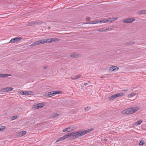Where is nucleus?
Segmentation results:
<instances>
[{
	"label": "nucleus",
	"mask_w": 146,
	"mask_h": 146,
	"mask_svg": "<svg viewBox=\"0 0 146 146\" xmlns=\"http://www.w3.org/2000/svg\"><path fill=\"white\" fill-rule=\"evenodd\" d=\"M92 130V129H90L83 131L80 130L78 131H74L68 133L66 135H64L63 137L64 140L71 137H72L73 139H75L89 133Z\"/></svg>",
	"instance_id": "nucleus-1"
},
{
	"label": "nucleus",
	"mask_w": 146,
	"mask_h": 146,
	"mask_svg": "<svg viewBox=\"0 0 146 146\" xmlns=\"http://www.w3.org/2000/svg\"><path fill=\"white\" fill-rule=\"evenodd\" d=\"M139 109L138 107L130 108L127 109L123 111V113L131 114L135 113Z\"/></svg>",
	"instance_id": "nucleus-2"
},
{
	"label": "nucleus",
	"mask_w": 146,
	"mask_h": 146,
	"mask_svg": "<svg viewBox=\"0 0 146 146\" xmlns=\"http://www.w3.org/2000/svg\"><path fill=\"white\" fill-rule=\"evenodd\" d=\"M60 92L59 91H52L48 92L45 94V96L47 97H51L54 96L56 94L60 93Z\"/></svg>",
	"instance_id": "nucleus-3"
},
{
	"label": "nucleus",
	"mask_w": 146,
	"mask_h": 146,
	"mask_svg": "<svg viewBox=\"0 0 146 146\" xmlns=\"http://www.w3.org/2000/svg\"><path fill=\"white\" fill-rule=\"evenodd\" d=\"M125 95V94L123 93H119L116 94H115L111 96L109 98L110 100H112L117 97L123 96Z\"/></svg>",
	"instance_id": "nucleus-4"
},
{
	"label": "nucleus",
	"mask_w": 146,
	"mask_h": 146,
	"mask_svg": "<svg viewBox=\"0 0 146 146\" xmlns=\"http://www.w3.org/2000/svg\"><path fill=\"white\" fill-rule=\"evenodd\" d=\"M19 94L22 95H29L33 94V92L29 91H19Z\"/></svg>",
	"instance_id": "nucleus-5"
},
{
	"label": "nucleus",
	"mask_w": 146,
	"mask_h": 146,
	"mask_svg": "<svg viewBox=\"0 0 146 146\" xmlns=\"http://www.w3.org/2000/svg\"><path fill=\"white\" fill-rule=\"evenodd\" d=\"M22 38L21 37H15L12 39L9 42L11 43H14L19 41Z\"/></svg>",
	"instance_id": "nucleus-6"
},
{
	"label": "nucleus",
	"mask_w": 146,
	"mask_h": 146,
	"mask_svg": "<svg viewBox=\"0 0 146 146\" xmlns=\"http://www.w3.org/2000/svg\"><path fill=\"white\" fill-rule=\"evenodd\" d=\"M134 20V19L133 18L126 19L123 21V22L125 23H132Z\"/></svg>",
	"instance_id": "nucleus-7"
},
{
	"label": "nucleus",
	"mask_w": 146,
	"mask_h": 146,
	"mask_svg": "<svg viewBox=\"0 0 146 146\" xmlns=\"http://www.w3.org/2000/svg\"><path fill=\"white\" fill-rule=\"evenodd\" d=\"M44 106V104L42 103H39L36 104L34 106V108L35 109H38L42 108Z\"/></svg>",
	"instance_id": "nucleus-8"
},
{
	"label": "nucleus",
	"mask_w": 146,
	"mask_h": 146,
	"mask_svg": "<svg viewBox=\"0 0 146 146\" xmlns=\"http://www.w3.org/2000/svg\"><path fill=\"white\" fill-rule=\"evenodd\" d=\"M13 88L11 87H7L3 88L1 91L2 92H9L12 91Z\"/></svg>",
	"instance_id": "nucleus-9"
},
{
	"label": "nucleus",
	"mask_w": 146,
	"mask_h": 146,
	"mask_svg": "<svg viewBox=\"0 0 146 146\" xmlns=\"http://www.w3.org/2000/svg\"><path fill=\"white\" fill-rule=\"evenodd\" d=\"M70 55L72 58H77L79 56V55L75 52L72 53Z\"/></svg>",
	"instance_id": "nucleus-10"
},
{
	"label": "nucleus",
	"mask_w": 146,
	"mask_h": 146,
	"mask_svg": "<svg viewBox=\"0 0 146 146\" xmlns=\"http://www.w3.org/2000/svg\"><path fill=\"white\" fill-rule=\"evenodd\" d=\"M119 69V68L116 66H112L110 67L109 70L111 71H117Z\"/></svg>",
	"instance_id": "nucleus-11"
},
{
	"label": "nucleus",
	"mask_w": 146,
	"mask_h": 146,
	"mask_svg": "<svg viewBox=\"0 0 146 146\" xmlns=\"http://www.w3.org/2000/svg\"><path fill=\"white\" fill-rule=\"evenodd\" d=\"M110 30V29H109V28H108V29L106 28L105 27H103L101 28H100L98 30V32H105L106 31H109Z\"/></svg>",
	"instance_id": "nucleus-12"
},
{
	"label": "nucleus",
	"mask_w": 146,
	"mask_h": 146,
	"mask_svg": "<svg viewBox=\"0 0 146 146\" xmlns=\"http://www.w3.org/2000/svg\"><path fill=\"white\" fill-rule=\"evenodd\" d=\"M143 122L142 119L138 120L137 122L134 123V125L135 126H137L141 124Z\"/></svg>",
	"instance_id": "nucleus-13"
},
{
	"label": "nucleus",
	"mask_w": 146,
	"mask_h": 146,
	"mask_svg": "<svg viewBox=\"0 0 146 146\" xmlns=\"http://www.w3.org/2000/svg\"><path fill=\"white\" fill-rule=\"evenodd\" d=\"M81 76L80 75L78 74L75 76L74 77H71L70 78L73 80H75L79 78Z\"/></svg>",
	"instance_id": "nucleus-14"
},
{
	"label": "nucleus",
	"mask_w": 146,
	"mask_h": 146,
	"mask_svg": "<svg viewBox=\"0 0 146 146\" xmlns=\"http://www.w3.org/2000/svg\"><path fill=\"white\" fill-rule=\"evenodd\" d=\"M51 38H47L46 40H43L44 44L52 42Z\"/></svg>",
	"instance_id": "nucleus-15"
},
{
	"label": "nucleus",
	"mask_w": 146,
	"mask_h": 146,
	"mask_svg": "<svg viewBox=\"0 0 146 146\" xmlns=\"http://www.w3.org/2000/svg\"><path fill=\"white\" fill-rule=\"evenodd\" d=\"M12 76V75L7 74H0V77L4 78L7 77L9 76Z\"/></svg>",
	"instance_id": "nucleus-16"
},
{
	"label": "nucleus",
	"mask_w": 146,
	"mask_h": 146,
	"mask_svg": "<svg viewBox=\"0 0 146 146\" xmlns=\"http://www.w3.org/2000/svg\"><path fill=\"white\" fill-rule=\"evenodd\" d=\"M26 131H21L19 133V135L20 137L22 136L25 135L26 133Z\"/></svg>",
	"instance_id": "nucleus-17"
},
{
	"label": "nucleus",
	"mask_w": 146,
	"mask_h": 146,
	"mask_svg": "<svg viewBox=\"0 0 146 146\" xmlns=\"http://www.w3.org/2000/svg\"><path fill=\"white\" fill-rule=\"evenodd\" d=\"M136 94L135 93H133L131 94H129L128 95L127 97L128 98H131L134 96Z\"/></svg>",
	"instance_id": "nucleus-18"
},
{
	"label": "nucleus",
	"mask_w": 146,
	"mask_h": 146,
	"mask_svg": "<svg viewBox=\"0 0 146 146\" xmlns=\"http://www.w3.org/2000/svg\"><path fill=\"white\" fill-rule=\"evenodd\" d=\"M139 15H142L146 13V10H143L140 11L139 12Z\"/></svg>",
	"instance_id": "nucleus-19"
},
{
	"label": "nucleus",
	"mask_w": 146,
	"mask_h": 146,
	"mask_svg": "<svg viewBox=\"0 0 146 146\" xmlns=\"http://www.w3.org/2000/svg\"><path fill=\"white\" fill-rule=\"evenodd\" d=\"M51 39L52 42L58 41L60 40V39L56 38H52Z\"/></svg>",
	"instance_id": "nucleus-20"
},
{
	"label": "nucleus",
	"mask_w": 146,
	"mask_h": 146,
	"mask_svg": "<svg viewBox=\"0 0 146 146\" xmlns=\"http://www.w3.org/2000/svg\"><path fill=\"white\" fill-rule=\"evenodd\" d=\"M37 45H39L44 44L43 40H39L36 41Z\"/></svg>",
	"instance_id": "nucleus-21"
},
{
	"label": "nucleus",
	"mask_w": 146,
	"mask_h": 146,
	"mask_svg": "<svg viewBox=\"0 0 146 146\" xmlns=\"http://www.w3.org/2000/svg\"><path fill=\"white\" fill-rule=\"evenodd\" d=\"M108 21L107 19H104L101 21H98L99 23H105Z\"/></svg>",
	"instance_id": "nucleus-22"
},
{
	"label": "nucleus",
	"mask_w": 146,
	"mask_h": 146,
	"mask_svg": "<svg viewBox=\"0 0 146 146\" xmlns=\"http://www.w3.org/2000/svg\"><path fill=\"white\" fill-rule=\"evenodd\" d=\"M5 129V127L4 126H0V131H3Z\"/></svg>",
	"instance_id": "nucleus-23"
},
{
	"label": "nucleus",
	"mask_w": 146,
	"mask_h": 146,
	"mask_svg": "<svg viewBox=\"0 0 146 146\" xmlns=\"http://www.w3.org/2000/svg\"><path fill=\"white\" fill-rule=\"evenodd\" d=\"M89 23L88 24H95L96 23H99L98 21H90Z\"/></svg>",
	"instance_id": "nucleus-24"
},
{
	"label": "nucleus",
	"mask_w": 146,
	"mask_h": 146,
	"mask_svg": "<svg viewBox=\"0 0 146 146\" xmlns=\"http://www.w3.org/2000/svg\"><path fill=\"white\" fill-rule=\"evenodd\" d=\"M64 140V139L63 138V136L61 137H60L58 138L57 140L56 141V142H57L59 141H60L61 140Z\"/></svg>",
	"instance_id": "nucleus-25"
},
{
	"label": "nucleus",
	"mask_w": 146,
	"mask_h": 146,
	"mask_svg": "<svg viewBox=\"0 0 146 146\" xmlns=\"http://www.w3.org/2000/svg\"><path fill=\"white\" fill-rule=\"evenodd\" d=\"M108 21L112 22L113 21V20L112 18H110L107 19Z\"/></svg>",
	"instance_id": "nucleus-26"
},
{
	"label": "nucleus",
	"mask_w": 146,
	"mask_h": 146,
	"mask_svg": "<svg viewBox=\"0 0 146 146\" xmlns=\"http://www.w3.org/2000/svg\"><path fill=\"white\" fill-rule=\"evenodd\" d=\"M17 116H14L11 118V120H13L14 119H15L17 118Z\"/></svg>",
	"instance_id": "nucleus-27"
},
{
	"label": "nucleus",
	"mask_w": 146,
	"mask_h": 146,
	"mask_svg": "<svg viewBox=\"0 0 146 146\" xmlns=\"http://www.w3.org/2000/svg\"><path fill=\"white\" fill-rule=\"evenodd\" d=\"M71 131V130H66V128H65V129H64L63 130V132H66V131L70 132V131Z\"/></svg>",
	"instance_id": "nucleus-28"
},
{
	"label": "nucleus",
	"mask_w": 146,
	"mask_h": 146,
	"mask_svg": "<svg viewBox=\"0 0 146 146\" xmlns=\"http://www.w3.org/2000/svg\"><path fill=\"white\" fill-rule=\"evenodd\" d=\"M144 143L143 141H141L139 143V145H143Z\"/></svg>",
	"instance_id": "nucleus-29"
},
{
	"label": "nucleus",
	"mask_w": 146,
	"mask_h": 146,
	"mask_svg": "<svg viewBox=\"0 0 146 146\" xmlns=\"http://www.w3.org/2000/svg\"><path fill=\"white\" fill-rule=\"evenodd\" d=\"M58 114L57 113L55 114H54L53 115V117H56L58 116Z\"/></svg>",
	"instance_id": "nucleus-30"
},
{
	"label": "nucleus",
	"mask_w": 146,
	"mask_h": 146,
	"mask_svg": "<svg viewBox=\"0 0 146 146\" xmlns=\"http://www.w3.org/2000/svg\"><path fill=\"white\" fill-rule=\"evenodd\" d=\"M90 108L88 107H86L85 108V110L86 111H88L90 109Z\"/></svg>",
	"instance_id": "nucleus-31"
},
{
	"label": "nucleus",
	"mask_w": 146,
	"mask_h": 146,
	"mask_svg": "<svg viewBox=\"0 0 146 146\" xmlns=\"http://www.w3.org/2000/svg\"><path fill=\"white\" fill-rule=\"evenodd\" d=\"M113 19V21L117 20L118 19V18L117 17H115V18H112Z\"/></svg>",
	"instance_id": "nucleus-32"
},
{
	"label": "nucleus",
	"mask_w": 146,
	"mask_h": 146,
	"mask_svg": "<svg viewBox=\"0 0 146 146\" xmlns=\"http://www.w3.org/2000/svg\"><path fill=\"white\" fill-rule=\"evenodd\" d=\"M48 67V66L47 65H45L44 66L43 68L44 69H46Z\"/></svg>",
	"instance_id": "nucleus-33"
},
{
	"label": "nucleus",
	"mask_w": 146,
	"mask_h": 146,
	"mask_svg": "<svg viewBox=\"0 0 146 146\" xmlns=\"http://www.w3.org/2000/svg\"><path fill=\"white\" fill-rule=\"evenodd\" d=\"M33 43H34V44H35L34 45L35 46L38 45L36 41L35 42Z\"/></svg>",
	"instance_id": "nucleus-34"
},
{
	"label": "nucleus",
	"mask_w": 146,
	"mask_h": 146,
	"mask_svg": "<svg viewBox=\"0 0 146 146\" xmlns=\"http://www.w3.org/2000/svg\"><path fill=\"white\" fill-rule=\"evenodd\" d=\"M34 45H35V44H34V43H33L32 44H31L30 45V46H35Z\"/></svg>",
	"instance_id": "nucleus-35"
},
{
	"label": "nucleus",
	"mask_w": 146,
	"mask_h": 146,
	"mask_svg": "<svg viewBox=\"0 0 146 146\" xmlns=\"http://www.w3.org/2000/svg\"><path fill=\"white\" fill-rule=\"evenodd\" d=\"M88 85V83H86L84 84V86H87V85Z\"/></svg>",
	"instance_id": "nucleus-36"
},
{
	"label": "nucleus",
	"mask_w": 146,
	"mask_h": 146,
	"mask_svg": "<svg viewBox=\"0 0 146 146\" xmlns=\"http://www.w3.org/2000/svg\"><path fill=\"white\" fill-rule=\"evenodd\" d=\"M70 129V127L66 128V130H69V129Z\"/></svg>",
	"instance_id": "nucleus-37"
},
{
	"label": "nucleus",
	"mask_w": 146,
	"mask_h": 146,
	"mask_svg": "<svg viewBox=\"0 0 146 146\" xmlns=\"http://www.w3.org/2000/svg\"><path fill=\"white\" fill-rule=\"evenodd\" d=\"M127 90H128V89H125V90H123L124 91H125V92H127Z\"/></svg>",
	"instance_id": "nucleus-38"
},
{
	"label": "nucleus",
	"mask_w": 146,
	"mask_h": 146,
	"mask_svg": "<svg viewBox=\"0 0 146 146\" xmlns=\"http://www.w3.org/2000/svg\"><path fill=\"white\" fill-rule=\"evenodd\" d=\"M104 140L105 141H106L107 140V139H104Z\"/></svg>",
	"instance_id": "nucleus-39"
},
{
	"label": "nucleus",
	"mask_w": 146,
	"mask_h": 146,
	"mask_svg": "<svg viewBox=\"0 0 146 146\" xmlns=\"http://www.w3.org/2000/svg\"><path fill=\"white\" fill-rule=\"evenodd\" d=\"M104 78L103 77H101V78Z\"/></svg>",
	"instance_id": "nucleus-40"
},
{
	"label": "nucleus",
	"mask_w": 146,
	"mask_h": 146,
	"mask_svg": "<svg viewBox=\"0 0 146 146\" xmlns=\"http://www.w3.org/2000/svg\"><path fill=\"white\" fill-rule=\"evenodd\" d=\"M89 82V83H90V82Z\"/></svg>",
	"instance_id": "nucleus-41"
}]
</instances>
